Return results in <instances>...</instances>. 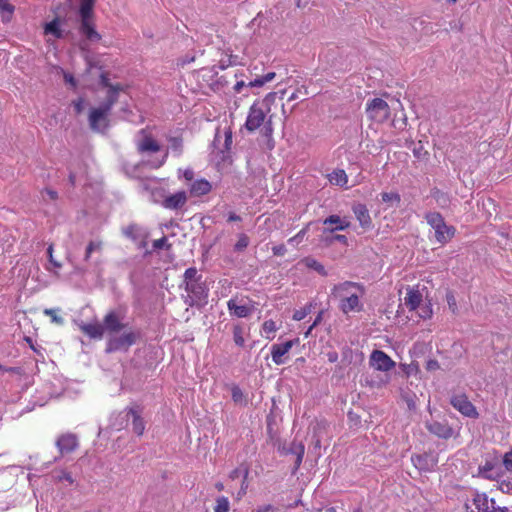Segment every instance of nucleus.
<instances>
[{"instance_id": "nucleus-1", "label": "nucleus", "mask_w": 512, "mask_h": 512, "mask_svg": "<svg viewBox=\"0 0 512 512\" xmlns=\"http://www.w3.org/2000/svg\"><path fill=\"white\" fill-rule=\"evenodd\" d=\"M96 0H81L78 10L79 27L78 30L81 35L85 37L88 42H98L101 40V35L95 28V14L94 6Z\"/></svg>"}, {"instance_id": "nucleus-2", "label": "nucleus", "mask_w": 512, "mask_h": 512, "mask_svg": "<svg viewBox=\"0 0 512 512\" xmlns=\"http://www.w3.org/2000/svg\"><path fill=\"white\" fill-rule=\"evenodd\" d=\"M351 289H357L361 296L365 294L364 286L356 282L345 281L334 287V291L341 296L340 309L345 314L352 311H360L362 309V305L359 301V295L351 293Z\"/></svg>"}, {"instance_id": "nucleus-3", "label": "nucleus", "mask_w": 512, "mask_h": 512, "mask_svg": "<svg viewBox=\"0 0 512 512\" xmlns=\"http://www.w3.org/2000/svg\"><path fill=\"white\" fill-rule=\"evenodd\" d=\"M202 278V274L195 267L186 269L184 273L183 284L189 298L192 300L191 305L207 298L208 289Z\"/></svg>"}, {"instance_id": "nucleus-4", "label": "nucleus", "mask_w": 512, "mask_h": 512, "mask_svg": "<svg viewBox=\"0 0 512 512\" xmlns=\"http://www.w3.org/2000/svg\"><path fill=\"white\" fill-rule=\"evenodd\" d=\"M427 223L435 230V238L441 243H447L455 234V228L448 226L439 212H429L425 215Z\"/></svg>"}, {"instance_id": "nucleus-5", "label": "nucleus", "mask_w": 512, "mask_h": 512, "mask_svg": "<svg viewBox=\"0 0 512 512\" xmlns=\"http://www.w3.org/2000/svg\"><path fill=\"white\" fill-rule=\"evenodd\" d=\"M121 335H112L108 341V348L106 352L112 350H128L133 344L137 343L141 339L140 330H122Z\"/></svg>"}, {"instance_id": "nucleus-6", "label": "nucleus", "mask_w": 512, "mask_h": 512, "mask_svg": "<svg viewBox=\"0 0 512 512\" xmlns=\"http://www.w3.org/2000/svg\"><path fill=\"white\" fill-rule=\"evenodd\" d=\"M124 319L125 311L122 308L110 310L104 316L102 322L105 333L111 337L112 335L118 334L122 330H125L128 324L123 322Z\"/></svg>"}, {"instance_id": "nucleus-7", "label": "nucleus", "mask_w": 512, "mask_h": 512, "mask_svg": "<svg viewBox=\"0 0 512 512\" xmlns=\"http://www.w3.org/2000/svg\"><path fill=\"white\" fill-rule=\"evenodd\" d=\"M366 113L371 120L383 123L390 117V107L383 99L374 98L367 102Z\"/></svg>"}, {"instance_id": "nucleus-8", "label": "nucleus", "mask_w": 512, "mask_h": 512, "mask_svg": "<svg viewBox=\"0 0 512 512\" xmlns=\"http://www.w3.org/2000/svg\"><path fill=\"white\" fill-rule=\"evenodd\" d=\"M450 404L465 417L472 419H477L479 417L476 407L465 393L453 395L450 399Z\"/></svg>"}, {"instance_id": "nucleus-9", "label": "nucleus", "mask_w": 512, "mask_h": 512, "mask_svg": "<svg viewBox=\"0 0 512 512\" xmlns=\"http://www.w3.org/2000/svg\"><path fill=\"white\" fill-rule=\"evenodd\" d=\"M267 111L264 107L260 105V102H254L249 109V113L245 122V128L249 132H254L258 128H260L266 119Z\"/></svg>"}, {"instance_id": "nucleus-10", "label": "nucleus", "mask_w": 512, "mask_h": 512, "mask_svg": "<svg viewBox=\"0 0 512 512\" xmlns=\"http://www.w3.org/2000/svg\"><path fill=\"white\" fill-rule=\"evenodd\" d=\"M473 503L478 512H508L507 507L496 506L493 498H488L485 493H476Z\"/></svg>"}, {"instance_id": "nucleus-11", "label": "nucleus", "mask_w": 512, "mask_h": 512, "mask_svg": "<svg viewBox=\"0 0 512 512\" xmlns=\"http://www.w3.org/2000/svg\"><path fill=\"white\" fill-rule=\"evenodd\" d=\"M426 429L441 439H449L454 436L453 428L447 422H427Z\"/></svg>"}, {"instance_id": "nucleus-12", "label": "nucleus", "mask_w": 512, "mask_h": 512, "mask_svg": "<svg viewBox=\"0 0 512 512\" xmlns=\"http://www.w3.org/2000/svg\"><path fill=\"white\" fill-rule=\"evenodd\" d=\"M88 121L93 131L100 132L108 128V116H105L100 110L95 108L90 110Z\"/></svg>"}, {"instance_id": "nucleus-13", "label": "nucleus", "mask_w": 512, "mask_h": 512, "mask_svg": "<svg viewBox=\"0 0 512 512\" xmlns=\"http://www.w3.org/2000/svg\"><path fill=\"white\" fill-rule=\"evenodd\" d=\"M56 445L62 455L68 454L78 447V439L74 434H63L57 439Z\"/></svg>"}, {"instance_id": "nucleus-14", "label": "nucleus", "mask_w": 512, "mask_h": 512, "mask_svg": "<svg viewBox=\"0 0 512 512\" xmlns=\"http://www.w3.org/2000/svg\"><path fill=\"white\" fill-rule=\"evenodd\" d=\"M141 413L142 410L138 406L130 407L127 411V417H132V429L138 436L143 435L145 431V422Z\"/></svg>"}, {"instance_id": "nucleus-15", "label": "nucleus", "mask_w": 512, "mask_h": 512, "mask_svg": "<svg viewBox=\"0 0 512 512\" xmlns=\"http://www.w3.org/2000/svg\"><path fill=\"white\" fill-rule=\"evenodd\" d=\"M187 202V195L185 191H179L175 194L167 196L163 202V207L171 210L181 209Z\"/></svg>"}, {"instance_id": "nucleus-16", "label": "nucleus", "mask_w": 512, "mask_h": 512, "mask_svg": "<svg viewBox=\"0 0 512 512\" xmlns=\"http://www.w3.org/2000/svg\"><path fill=\"white\" fill-rule=\"evenodd\" d=\"M282 453L283 454H292V455H295L296 459H295V465H294V470H298L299 467L301 466V463L303 461V457H304V454H305V446L302 442H298L296 440H294L290 446L288 448H283L282 450Z\"/></svg>"}, {"instance_id": "nucleus-17", "label": "nucleus", "mask_w": 512, "mask_h": 512, "mask_svg": "<svg viewBox=\"0 0 512 512\" xmlns=\"http://www.w3.org/2000/svg\"><path fill=\"white\" fill-rule=\"evenodd\" d=\"M370 365L380 371H388L395 366L388 354H371Z\"/></svg>"}, {"instance_id": "nucleus-18", "label": "nucleus", "mask_w": 512, "mask_h": 512, "mask_svg": "<svg viewBox=\"0 0 512 512\" xmlns=\"http://www.w3.org/2000/svg\"><path fill=\"white\" fill-rule=\"evenodd\" d=\"M353 212L364 229H369L372 226V220L369 211L365 204L358 203L353 206Z\"/></svg>"}, {"instance_id": "nucleus-19", "label": "nucleus", "mask_w": 512, "mask_h": 512, "mask_svg": "<svg viewBox=\"0 0 512 512\" xmlns=\"http://www.w3.org/2000/svg\"><path fill=\"white\" fill-rule=\"evenodd\" d=\"M324 225H336L333 228H325L323 234L334 233V231H342L349 227L350 223L345 219H342L338 215H330L323 221Z\"/></svg>"}, {"instance_id": "nucleus-20", "label": "nucleus", "mask_w": 512, "mask_h": 512, "mask_svg": "<svg viewBox=\"0 0 512 512\" xmlns=\"http://www.w3.org/2000/svg\"><path fill=\"white\" fill-rule=\"evenodd\" d=\"M81 331L93 339H102L105 331L102 323H84L80 325Z\"/></svg>"}, {"instance_id": "nucleus-21", "label": "nucleus", "mask_w": 512, "mask_h": 512, "mask_svg": "<svg viewBox=\"0 0 512 512\" xmlns=\"http://www.w3.org/2000/svg\"><path fill=\"white\" fill-rule=\"evenodd\" d=\"M122 234L131 239L132 241H138L141 239H145L147 236L146 231L140 225L136 223L129 224L126 227L122 228Z\"/></svg>"}, {"instance_id": "nucleus-22", "label": "nucleus", "mask_w": 512, "mask_h": 512, "mask_svg": "<svg viewBox=\"0 0 512 512\" xmlns=\"http://www.w3.org/2000/svg\"><path fill=\"white\" fill-rule=\"evenodd\" d=\"M230 313L234 316L244 318L247 317L252 309L246 303H238L236 300L231 299L227 302Z\"/></svg>"}, {"instance_id": "nucleus-23", "label": "nucleus", "mask_w": 512, "mask_h": 512, "mask_svg": "<svg viewBox=\"0 0 512 512\" xmlns=\"http://www.w3.org/2000/svg\"><path fill=\"white\" fill-rule=\"evenodd\" d=\"M422 301V295L418 290L408 289L404 298V304L409 310H416Z\"/></svg>"}, {"instance_id": "nucleus-24", "label": "nucleus", "mask_w": 512, "mask_h": 512, "mask_svg": "<svg viewBox=\"0 0 512 512\" xmlns=\"http://www.w3.org/2000/svg\"><path fill=\"white\" fill-rule=\"evenodd\" d=\"M61 20L59 17L54 18L49 23H46L44 30L45 34H51L57 39L64 37V31L60 28Z\"/></svg>"}, {"instance_id": "nucleus-25", "label": "nucleus", "mask_w": 512, "mask_h": 512, "mask_svg": "<svg viewBox=\"0 0 512 512\" xmlns=\"http://www.w3.org/2000/svg\"><path fill=\"white\" fill-rule=\"evenodd\" d=\"M138 150L140 152H158L160 145L150 135H145L138 144Z\"/></svg>"}, {"instance_id": "nucleus-26", "label": "nucleus", "mask_w": 512, "mask_h": 512, "mask_svg": "<svg viewBox=\"0 0 512 512\" xmlns=\"http://www.w3.org/2000/svg\"><path fill=\"white\" fill-rule=\"evenodd\" d=\"M211 190V184L206 180L195 181L191 186V193L195 196L207 194Z\"/></svg>"}, {"instance_id": "nucleus-27", "label": "nucleus", "mask_w": 512, "mask_h": 512, "mask_svg": "<svg viewBox=\"0 0 512 512\" xmlns=\"http://www.w3.org/2000/svg\"><path fill=\"white\" fill-rule=\"evenodd\" d=\"M329 181L333 185L344 186L347 183L348 179L344 170L337 169L334 170L331 174H329Z\"/></svg>"}, {"instance_id": "nucleus-28", "label": "nucleus", "mask_w": 512, "mask_h": 512, "mask_svg": "<svg viewBox=\"0 0 512 512\" xmlns=\"http://www.w3.org/2000/svg\"><path fill=\"white\" fill-rule=\"evenodd\" d=\"M14 9V6L9 2V0H0V13L2 14V20L4 22L10 21Z\"/></svg>"}, {"instance_id": "nucleus-29", "label": "nucleus", "mask_w": 512, "mask_h": 512, "mask_svg": "<svg viewBox=\"0 0 512 512\" xmlns=\"http://www.w3.org/2000/svg\"><path fill=\"white\" fill-rule=\"evenodd\" d=\"M232 399L236 405L246 406L247 397L238 386H232L231 388Z\"/></svg>"}, {"instance_id": "nucleus-30", "label": "nucleus", "mask_w": 512, "mask_h": 512, "mask_svg": "<svg viewBox=\"0 0 512 512\" xmlns=\"http://www.w3.org/2000/svg\"><path fill=\"white\" fill-rule=\"evenodd\" d=\"M250 244V238L245 233L238 234V240L233 245V251L237 253L244 252Z\"/></svg>"}, {"instance_id": "nucleus-31", "label": "nucleus", "mask_w": 512, "mask_h": 512, "mask_svg": "<svg viewBox=\"0 0 512 512\" xmlns=\"http://www.w3.org/2000/svg\"><path fill=\"white\" fill-rule=\"evenodd\" d=\"M322 241L326 243V245H331L333 244L335 241H338L344 245H347L348 244V240H347V237L345 235H340V234H333V233H326V234H323L322 236Z\"/></svg>"}, {"instance_id": "nucleus-32", "label": "nucleus", "mask_w": 512, "mask_h": 512, "mask_svg": "<svg viewBox=\"0 0 512 512\" xmlns=\"http://www.w3.org/2000/svg\"><path fill=\"white\" fill-rule=\"evenodd\" d=\"M381 199L385 203L395 204L396 207H399L401 203V197L396 192H382Z\"/></svg>"}, {"instance_id": "nucleus-33", "label": "nucleus", "mask_w": 512, "mask_h": 512, "mask_svg": "<svg viewBox=\"0 0 512 512\" xmlns=\"http://www.w3.org/2000/svg\"><path fill=\"white\" fill-rule=\"evenodd\" d=\"M123 90V86L121 84H115V86H111L110 90H108L106 100L114 106V104L118 101V93Z\"/></svg>"}, {"instance_id": "nucleus-34", "label": "nucleus", "mask_w": 512, "mask_h": 512, "mask_svg": "<svg viewBox=\"0 0 512 512\" xmlns=\"http://www.w3.org/2000/svg\"><path fill=\"white\" fill-rule=\"evenodd\" d=\"M103 242L102 241H90L86 247L84 260L88 261L91 257V254L94 251L100 252L102 250Z\"/></svg>"}, {"instance_id": "nucleus-35", "label": "nucleus", "mask_w": 512, "mask_h": 512, "mask_svg": "<svg viewBox=\"0 0 512 512\" xmlns=\"http://www.w3.org/2000/svg\"><path fill=\"white\" fill-rule=\"evenodd\" d=\"M446 302H447V305H448V308L450 309V311L453 314H457L458 306H457V301H456L454 291H452L450 289L446 290Z\"/></svg>"}, {"instance_id": "nucleus-36", "label": "nucleus", "mask_w": 512, "mask_h": 512, "mask_svg": "<svg viewBox=\"0 0 512 512\" xmlns=\"http://www.w3.org/2000/svg\"><path fill=\"white\" fill-rule=\"evenodd\" d=\"M432 196L441 207H445L449 204L448 195L438 189L432 192Z\"/></svg>"}, {"instance_id": "nucleus-37", "label": "nucleus", "mask_w": 512, "mask_h": 512, "mask_svg": "<svg viewBox=\"0 0 512 512\" xmlns=\"http://www.w3.org/2000/svg\"><path fill=\"white\" fill-rule=\"evenodd\" d=\"M305 264H306L307 267H309L311 269H314L319 274L326 275V271H325L324 266L321 263H319L317 260H315L313 258H306L305 259Z\"/></svg>"}, {"instance_id": "nucleus-38", "label": "nucleus", "mask_w": 512, "mask_h": 512, "mask_svg": "<svg viewBox=\"0 0 512 512\" xmlns=\"http://www.w3.org/2000/svg\"><path fill=\"white\" fill-rule=\"evenodd\" d=\"M170 148L177 153V155H180L182 153L183 148V139L181 137H170L168 139Z\"/></svg>"}, {"instance_id": "nucleus-39", "label": "nucleus", "mask_w": 512, "mask_h": 512, "mask_svg": "<svg viewBox=\"0 0 512 512\" xmlns=\"http://www.w3.org/2000/svg\"><path fill=\"white\" fill-rule=\"evenodd\" d=\"M58 311H59V309L46 308L44 310V314L49 316L53 323L62 325L64 323V319L61 316H58V314H57Z\"/></svg>"}, {"instance_id": "nucleus-40", "label": "nucleus", "mask_w": 512, "mask_h": 512, "mask_svg": "<svg viewBox=\"0 0 512 512\" xmlns=\"http://www.w3.org/2000/svg\"><path fill=\"white\" fill-rule=\"evenodd\" d=\"M292 345H293L292 340H287L280 344H274L271 347L270 352H288L292 348Z\"/></svg>"}, {"instance_id": "nucleus-41", "label": "nucleus", "mask_w": 512, "mask_h": 512, "mask_svg": "<svg viewBox=\"0 0 512 512\" xmlns=\"http://www.w3.org/2000/svg\"><path fill=\"white\" fill-rule=\"evenodd\" d=\"M309 226H310V223L308 225H306L303 229H301L295 236L291 237L288 240V243L292 244V245L300 244L302 242L305 234L307 233Z\"/></svg>"}, {"instance_id": "nucleus-42", "label": "nucleus", "mask_w": 512, "mask_h": 512, "mask_svg": "<svg viewBox=\"0 0 512 512\" xmlns=\"http://www.w3.org/2000/svg\"><path fill=\"white\" fill-rule=\"evenodd\" d=\"M262 330L265 333L266 338H270L271 334H273L277 330V327L274 321L267 320L263 323Z\"/></svg>"}, {"instance_id": "nucleus-43", "label": "nucleus", "mask_w": 512, "mask_h": 512, "mask_svg": "<svg viewBox=\"0 0 512 512\" xmlns=\"http://www.w3.org/2000/svg\"><path fill=\"white\" fill-rule=\"evenodd\" d=\"M242 334H243V328L240 327L239 325H236L234 327V341H235L236 345H238L239 347H242L243 343H244Z\"/></svg>"}, {"instance_id": "nucleus-44", "label": "nucleus", "mask_w": 512, "mask_h": 512, "mask_svg": "<svg viewBox=\"0 0 512 512\" xmlns=\"http://www.w3.org/2000/svg\"><path fill=\"white\" fill-rule=\"evenodd\" d=\"M275 98H276L275 92L268 93L265 96V98L262 100V102H260V105L262 107H264L267 111H270V105L274 102Z\"/></svg>"}, {"instance_id": "nucleus-45", "label": "nucleus", "mask_w": 512, "mask_h": 512, "mask_svg": "<svg viewBox=\"0 0 512 512\" xmlns=\"http://www.w3.org/2000/svg\"><path fill=\"white\" fill-rule=\"evenodd\" d=\"M272 135H273V126H272L271 118H269L264 123L263 129H262V138L273 137Z\"/></svg>"}, {"instance_id": "nucleus-46", "label": "nucleus", "mask_w": 512, "mask_h": 512, "mask_svg": "<svg viewBox=\"0 0 512 512\" xmlns=\"http://www.w3.org/2000/svg\"><path fill=\"white\" fill-rule=\"evenodd\" d=\"M414 350H415L414 352H431L433 350L432 342L416 343Z\"/></svg>"}, {"instance_id": "nucleus-47", "label": "nucleus", "mask_w": 512, "mask_h": 512, "mask_svg": "<svg viewBox=\"0 0 512 512\" xmlns=\"http://www.w3.org/2000/svg\"><path fill=\"white\" fill-rule=\"evenodd\" d=\"M310 313V307H304L299 310H296L293 315V319L300 321L304 319Z\"/></svg>"}, {"instance_id": "nucleus-48", "label": "nucleus", "mask_w": 512, "mask_h": 512, "mask_svg": "<svg viewBox=\"0 0 512 512\" xmlns=\"http://www.w3.org/2000/svg\"><path fill=\"white\" fill-rule=\"evenodd\" d=\"M261 146L263 149L271 151L275 147V141L273 137L262 138Z\"/></svg>"}, {"instance_id": "nucleus-49", "label": "nucleus", "mask_w": 512, "mask_h": 512, "mask_svg": "<svg viewBox=\"0 0 512 512\" xmlns=\"http://www.w3.org/2000/svg\"><path fill=\"white\" fill-rule=\"evenodd\" d=\"M503 465L507 471L512 472V450L504 454Z\"/></svg>"}, {"instance_id": "nucleus-50", "label": "nucleus", "mask_w": 512, "mask_h": 512, "mask_svg": "<svg viewBox=\"0 0 512 512\" xmlns=\"http://www.w3.org/2000/svg\"><path fill=\"white\" fill-rule=\"evenodd\" d=\"M272 355V361L277 364H284L289 359V354H271Z\"/></svg>"}, {"instance_id": "nucleus-51", "label": "nucleus", "mask_w": 512, "mask_h": 512, "mask_svg": "<svg viewBox=\"0 0 512 512\" xmlns=\"http://www.w3.org/2000/svg\"><path fill=\"white\" fill-rule=\"evenodd\" d=\"M170 244L167 243L166 237H162L160 239L154 240L153 247L154 249H163V248H170Z\"/></svg>"}, {"instance_id": "nucleus-52", "label": "nucleus", "mask_w": 512, "mask_h": 512, "mask_svg": "<svg viewBox=\"0 0 512 512\" xmlns=\"http://www.w3.org/2000/svg\"><path fill=\"white\" fill-rule=\"evenodd\" d=\"M72 105L74 107V110L76 114H81L84 110V100L83 98H79L72 102Z\"/></svg>"}, {"instance_id": "nucleus-53", "label": "nucleus", "mask_w": 512, "mask_h": 512, "mask_svg": "<svg viewBox=\"0 0 512 512\" xmlns=\"http://www.w3.org/2000/svg\"><path fill=\"white\" fill-rule=\"evenodd\" d=\"M113 105H111L107 100H105L99 107H97V110H100L102 114L105 116H108L109 112L111 111Z\"/></svg>"}, {"instance_id": "nucleus-54", "label": "nucleus", "mask_w": 512, "mask_h": 512, "mask_svg": "<svg viewBox=\"0 0 512 512\" xmlns=\"http://www.w3.org/2000/svg\"><path fill=\"white\" fill-rule=\"evenodd\" d=\"M286 251L287 250L284 244H280L272 248V252L275 256H283L286 253Z\"/></svg>"}, {"instance_id": "nucleus-55", "label": "nucleus", "mask_w": 512, "mask_h": 512, "mask_svg": "<svg viewBox=\"0 0 512 512\" xmlns=\"http://www.w3.org/2000/svg\"><path fill=\"white\" fill-rule=\"evenodd\" d=\"M264 84H266V82L263 80V76H257L254 80L248 83V87H261Z\"/></svg>"}, {"instance_id": "nucleus-56", "label": "nucleus", "mask_w": 512, "mask_h": 512, "mask_svg": "<svg viewBox=\"0 0 512 512\" xmlns=\"http://www.w3.org/2000/svg\"><path fill=\"white\" fill-rule=\"evenodd\" d=\"M0 372H12L21 375L23 373L22 369L20 367H9L6 368L5 366L0 364Z\"/></svg>"}, {"instance_id": "nucleus-57", "label": "nucleus", "mask_w": 512, "mask_h": 512, "mask_svg": "<svg viewBox=\"0 0 512 512\" xmlns=\"http://www.w3.org/2000/svg\"><path fill=\"white\" fill-rule=\"evenodd\" d=\"M100 84H101L103 87L108 88V90H110V87H111V86H114L113 84H111V83H110V80H109V78H108V76H107V74H106V73H102V74L100 75Z\"/></svg>"}, {"instance_id": "nucleus-58", "label": "nucleus", "mask_w": 512, "mask_h": 512, "mask_svg": "<svg viewBox=\"0 0 512 512\" xmlns=\"http://www.w3.org/2000/svg\"><path fill=\"white\" fill-rule=\"evenodd\" d=\"M322 315H323V311H320V312L318 313V315L316 316V318H315L314 322L309 326V328H308V330H307V332H306V335H308V334L311 332V330H312L314 327H316V326H317V325L322 321Z\"/></svg>"}, {"instance_id": "nucleus-59", "label": "nucleus", "mask_w": 512, "mask_h": 512, "mask_svg": "<svg viewBox=\"0 0 512 512\" xmlns=\"http://www.w3.org/2000/svg\"><path fill=\"white\" fill-rule=\"evenodd\" d=\"M64 80L66 83H69L73 88H76L77 81L72 74L64 73Z\"/></svg>"}, {"instance_id": "nucleus-60", "label": "nucleus", "mask_w": 512, "mask_h": 512, "mask_svg": "<svg viewBox=\"0 0 512 512\" xmlns=\"http://www.w3.org/2000/svg\"><path fill=\"white\" fill-rule=\"evenodd\" d=\"M237 473L243 474V482H244L248 476V469L247 468H239V469L235 470L234 472H232L230 477L232 479H234V477L236 476Z\"/></svg>"}, {"instance_id": "nucleus-61", "label": "nucleus", "mask_w": 512, "mask_h": 512, "mask_svg": "<svg viewBox=\"0 0 512 512\" xmlns=\"http://www.w3.org/2000/svg\"><path fill=\"white\" fill-rule=\"evenodd\" d=\"M42 193H46L51 200H57L58 199L57 191L52 190L50 188H46Z\"/></svg>"}, {"instance_id": "nucleus-62", "label": "nucleus", "mask_w": 512, "mask_h": 512, "mask_svg": "<svg viewBox=\"0 0 512 512\" xmlns=\"http://www.w3.org/2000/svg\"><path fill=\"white\" fill-rule=\"evenodd\" d=\"M431 314H432V309H431L430 305H427L422 308V312L420 313V316L422 318H427V317H430Z\"/></svg>"}, {"instance_id": "nucleus-63", "label": "nucleus", "mask_w": 512, "mask_h": 512, "mask_svg": "<svg viewBox=\"0 0 512 512\" xmlns=\"http://www.w3.org/2000/svg\"><path fill=\"white\" fill-rule=\"evenodd\" d=\"M215 512H224V498L217 499V505L215 507Z\"/></svg>"}, {"instance_id": "nucleus-64", "label": "nucleus", "mask_w": 512, "mask_h": 512, "mask_svg": "<svg viewBox=\"0 0 512 512\" xmlns=\"http://www.w3.org/2000/svg\"><path fill=\"white\" fill-rule=\"evenodd\" d=\"M272 510H274L273 506L268 504V505H264V506L258 507L256 512H269V511H272Z\"/></svg>"}]
</instances>
